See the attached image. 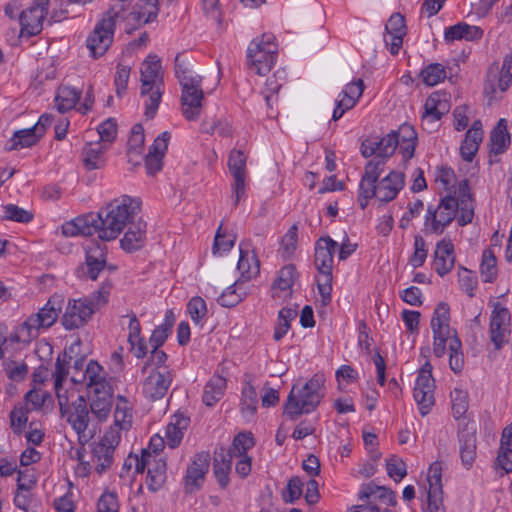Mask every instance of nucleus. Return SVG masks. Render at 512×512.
Here are the masks:
<instances>
[{
	"label": "nucleus",
	"mask_w": 512,
	"mask_h": 512,
	"mask_svg": "<svg viewBox=\"0 0 512 512\" xmlns=\"http://www.w3.org/2000/svg\"><path fill=\"white\" fill-rule=\"evenodd\" d=\"M435 380L432 376V365L426 362L418 372L413 397L418 404L422 416L427 415L435 404Z\"/></svg>",
	"instance_id": "nucleus-16"
},
{
	"label": "nucleus",
	"mask_w": 512,
	"mask_h": 512,
	"mask_svg": "<svg viewBox=\"0 0 512 512\" xmlns=\"http://www.w3.org/2000/svg\"><path fill=\"white\" fill-rule=\"evenodd\" d=\"M98 512H119V503L116 493L105 492L97 502Z\"/></svg>",
	"instance_id": "nucleus-64"
},
{
	"label": "nucleus",
	"mask_w": 512,
	"mask_h": 512,
	"mask_svg": "<svg viewBox=\"0 0 512 512\" xmlns=\"http://www.w3.org/2000/svg\"><path fill=\"white\" fill-rule=\"evenodd\" d=\"M511 142L510 134L507 129L506 119H500L497 125L490 133V154L498 156L503 154Z\"/></svg>",
	"instance_id": "nucleus-36"
},
{
	"label": "nucleus",
	"mask_w": 512,
	"mask_h": 512,
	"mask_svg": "<svg viewBox=\"0 0 512 512\" xmlns=\"http://www.w3.org/2000/svg\"><path fill=\"white\" fill-rule=\"evenodd\" d=\"M428 250L426 242L422 236L416 235L414 237V253L412 254L409 262L414 268L421 267L427 258Z\"/></svg>",
	"instance_id": "nucleus-57"
},
{
	"label": "nucleus",
	"mask_w": 512,
	"mask_h": 512,
	"mask_svg": "<svg viewBox=\"0 0 512 512\" xmlns=\"http://www.w3.org/2000/svg\"><path fill=\"white\" fill-rule=\"evenodd\" d=\"M117 267L107 263V247L92 243L85 248V262L76 268V276L84 280L95 281L102 272H115Z\"/></svg>",
	"instance_id": "nucleus-13"
},
{
	"label": "nucleus",
	"mask_w": 512,
	"mask_h": 512,
	"mask_svg": "<svg viewBox=\"0 0 512 512\" xmlns=\"http://www.w3.org/2000/svg\"><path fill=\"white\" fill-rule=\"evenodd\" d=\"M131 407L123 396H118L114 412V425L119 430H128L132 425Z\"/></svg>",
	"instance_id": "nucleus-46"
},
{
	"label": "nucleus",
	"mask_w": 512,
	"mask_h": 512,
	"mask_svg": "<svg viewBox=\"0 0 512 512\" xmlns=\"http://www.w3.org/2000/svg\"><path fill=\"white\" fill-rule=\"evenodd\" d=\"M33 213L15 204L3 206V219L19 223H29L33 220Z\"/></svg>",
	"instance_id": "nucleus-55"
},
{
	"label": "nucleus",
	"mask_w": 512,
	"mask_h": 512,
	"mask_svg": "<svg viewBox=\"0 0 512 512\" xmlns=\"http://www.w3.org/2000/svg\"><path fill=\"white\" fill-rule=\"evenodd\" d=\"M417 144V133L413 126L402 124L398 130H393L380 140L376 139L377 159L383 160L392 156L398 148L399 153L404 160H409L414 156Z\"/></svg>",
	"instance_id": "nucleus-11"
},
{
	"label": "nucleus",
	"mask_w": 512,
	"mask_h": 512,
	"mask_svg": "<svg viewBox=\"0 0 512 512\" xmlns=\"http://www.w3.org/2000/svg\"><path fill=\"white\" fill-rule=\"evenodd\" d=\"M146 234V224L138 222L129 227L121 239V248L129 253L139 250L143 244Z\"/></svg>",
	"instance_id": "nucleus-39"
},
{
	"label": "nucleus",
	"mask_w": 512,
	"mask_h": 512,
	"mask_svg": "<svg viewBox=\"0 0 512 512\" xmlns=\"http://www.w3.org/2000/svg\"><path fill=\"white\" fill-rule=\"evenodd\" d=\"M511 314L506 307L497 303L490 315V339L495 349L502 348L511 333Z\"/></svg>",
	"instance_id": "nucleus-19"
},
{
	"label": "nucleus",
	"mask_w": 512,
	"mask_h": 512,
	"mask_svg": "<svg viewBox=\"0 0 512 512\" xmlns=\"http://www.w3.org/2000/svg\"><path fill=\"white\" fill-rule=\"evenodd\" d=\"M457 215L456 197H443L436 208L429 206L425 217V226L434 234H441Z\"/></svg>",
	"instance_id": "nucleus-15"
},
{
	"label": "nucleus",
	"mask_w": 512,
	"mask_h": 512,
	"mask_svg": "<svg viewBox=\"0 0 512 512\" xmlns=\"http://www.w3.org/2000/svg\"><path fill=\"white\" fill-rule=\"evenodd\" d=\"M121 436L119 430L111 427L102 440L92 448L93 463L98 474L109 469L113 463V455L119 445Z\"/></svg>",
	"instance_id": "nucleus-18"
},
{
	"label": "nucleus",
	"mask_w": 512,
	"mask_h": 512,
	"mask_svg": "<svg viewBox=\"0 0 512 512\" xmlns=\"http://www.w3.org/2000/svg\"><path fill=\"white\" fill-rule=\"evenodd\" d=\"M423 82L428 86H435L446 78V71L442 64L432 63L421 71Z\"/></svg>",
	"instance_id": "nucleus-54"
},
{
	"label": "nucleus",
	"mask_w": 512,
	"mask_h": 512,
	"mask_svg": "<svg viewBox=\"0 0 512 512\" xmlns=\"http://www.w3.org/2000/svg\"><path fill=\"white\" fill-rule=\"evenodd\" d=\"M258 396L255 387L247 382L242 389L240 410L245 418H252L257 412Z\"/></svg>",
	"instance_id": "nucleus-45"
},
{
	"label": "nucleus",
	"mask_w": 512,
	"mask_h": 512,
	"mask_svg": "<svg viewBox=\"0 0 512 512\" xmlns=\"http://www.w3.org/2000/svg\"><path fill=\"white\" fill-rule=\"evenodd\" d=\"M275 37L264 33L251 41L247 48V60L251 70L258 75L270 72L276 61Z\"/></svg>",
	"instance_id": "nucleus-12"
},
{
	"label": "nucleus",
	"mask_w": 512,
	"mask_h": 512,
	"mask_svg": "<svg viewBox=\"0 0 512 512\" xmlns=\"http://www.w3.org/2000/svg\"><path fill=\"white\" fill-rule=\"evenodd\" d=\"M434 269L436 273L443 277L454 267L455 254L454 246L450 239H442L436 244L434 251Z\"/></svg>",
	"instance_id": "nucleus-31"
},
{
	"label": "nucleus",
	"mask_w": 512,
	"mask_h": 512,
	"mask_svg": "<svg viewBox=\"0 0 512 512\" xmlns=\"http://www.w3.org/2000/svg\"><path fill=\"white\" fill-rule=\"evenodd\" d=\"M113 283L106 279L95 291L89 301L93 304L94 311L108 303Z\"/></svg>",
	"instance_id": "nucleus-58"
},
{
	"label": "nucleus",
	"mask_w": 512,
	"mask_h": 512,
	"mask_svg": "<svg viewBox=\"0 0 512 512\" xmlns=\"http://www.w3.org/2000/svg\"><path fill=\"white\" fill-rule=\"evenodd\" d=\"M64 298L61 295H52L47 303L36 313L31 314L16 331V338L21 342H30L36 339L41 330L52 327L62 310Z\"/></svg>",
	"instance_id": "nucleus-9"
},
{
	"label": "nucleus",
	"mask_w": 512,
	"mask_h": 512,
	"mask_svg": "<svg viewBox=\"0 0 512 512\" xmlns=\"http://www.w3.org/2000/svg\"><path fill=\"white\" fill-rule=\"evenodd\" d=\"M433 332V353L441 358L445 354L447 341H449V366L455 373H460L464 367L462 343L457 333L450 327V308L445 302H440L434 309L431 318Z\"/></svg>",
	"instance_id": "nucleus-2"
},
{
	"label": "nucleus",
	"mask_w": 512,
	"mask_h": 512,
	"mask_svg": "<svg viewBox=\"0 0 512 512\" xmlns=\"http://www.w3.org/2000/svg\"><path fill=\"white\" fill-rule=\"evenodd\" d=\"M48 5L49 0H35L31 7L21 12L19 21L22 34L33 36L41 32Z\"/></svg>",
	"instance_id": "nucleus-21"
},
{
	"label": "nucleus",
	"mask_w": 512,
	"mask_h": 512,
	"mask_svg": "<svg viewBox=\"0 0 512 512\" xmlns=\"http://www.w3.org/2000/svg\"><path fill=\"white\" fill-rule=\"evenodd\" d=\"M386 470L388 476L396 482L402 480L407 474L406 464L397 457H391L386 460Z\"/></svg>",
	"instance_id": "nucleus-61"
},
{
	"label": "nucleus",
	"mask_w": 512,
	"mask_h": 512,
	"mask_svg": "<svg viewBox=\"0 0 512 512\" xmlns=\"http://www.w3.org/2000/svg\"><path fill=\"white\" fill-rule=\"evenodd\" d=\"M453 196L456 197L457 201V220L459 225L464 226L471 223L474 216V203L466 179L459 183Z\"/></svg>",
	"instance_id": "nucleus-30"
},
{
	"label": "nucleus",
	"mask_w": 512,
	"mask_h": 512,
	"mask_svg": "<svg viewBox=\"0 0 512 512\" xmlns=\"http://www.w3.org/2000/svg\"><path fill=\"white\" fill-rule=\"evenodd\" d=\"M358 495L360 500L367 499L368 502L372 501L374 504L377 500L390 506L396 505L397 502L395 492L385 486L376 485L374 482L362 485Z\"/></svg>",
	"instance_id": "nucleus-34"
},
{
	"label": "nucleus",
	"mask_w": 512,
	"mask_h": 512,
	"mask_svg": "<svg viewBox=\"0 0 512 512\" xmlns=\"http://www.w3.org/2000/svg\"><path fill=\"white\" fill-rule=\"evenodd\" d=\"M364 83L362 79L352 80L348 83L338 96L336 106L333 111L332 119L339 120L346 111L352 109L364 91Z\"/></svg>",
	"instance_id": "nucleus-26"
},
{
	"label": "nucleus",
	"mask_w": 512,
	"mask_h": 512,
	"mask_svg": "<svg viewBox=\"0 0 512 512\" xmlns=\"http://www.w3.org/2000/svg\"><path fill=\"white\" fill-rule=\"evenodd\" d=\"M158 0H138L133 10L123 19L132 22L134 26H140L154 20L158 15Z\"/></svg>",
	"instance_id": "nucleus-32"
},
{
	"label": "nucleus",
	"mask_w": 512,
	"mask_h": 512,
	"mask_svg": "<svg viewBox=\"0 0 512 512\" xmlns=\"http://www.w3.org/2000/svg\"><path fill=\"white\" fill-rule=\"evenodd\" d=\"M173 379L172 371L168 367L152 369L143 382V393L151 400L163 398Z\"/></svg>",
	"instance_id": "nucleus-22"
},
{
	"label": "nucleus",
	"mask_w": 512,
	"mask_h": 512,
	"mask_svg": "<svg viewBox=\"0 0 512 512\" xmlns=\"http://www.w3.org/2000/svg\"><path fill=\"white\" fill-rule=\"evenodd\" d=\"M297 312L292 308H282L278 313L277 325L274 331V339L281 340L290 328V322L296 317Z\"/></svg>",
	"instance_id": "nucleus-52"
},
{
	"label": "nucleus",
	"mask_w": 512,
	"mask_h": 512,
	"mask_svg": "<svg viewBox=\"0 0 512 512\" xmlns=\"http://www.w3.org/2000/svg\"><path fill=\"white\" fill-rule=\"evenodd\" d=\"M325 376L314 374L302 387L293 385L284 405L285 414L296 420L302 414L314 411L325 394Z\"/></svg>",
	"instance_id": "nucleus-5"
},
{
	"label": "nucleus",
	"mask_w": 512,
	"mask_h": 512,
	"mask_svg": "<svg viewBox=\"0 0 512 512\" xmlns=\"http://www.w3.org/2000/svg\"><path fill=\"white\" fill-rule=\"evenodd\" d=\"M140 209V200L127 195L108 203L98 212L100 217L99 239L103 241L116 239L126 225L132 222Z\"/></svg>",
	"instance_id": "nucleus-4"
},
{
	"label": "nucleus",
	"mask_w": 512,
	"mask_h": 512,
	"mask_svg": "<svg viewBox=\"0 0 512 512\" xmlns=\"http://www.w3.org/2000/svg\"><path fill=\"white\" fill-rule=\"evenodd\" d=\"M482 140L483 137L477 136L475 132H466L465 139L460 147V154L465 161L471 162L473 160Z\"/></svg>",
	"instance_id": "nucleus-51"
},
{
	"label": "nucleus",
	"mask_w": 512,
	"mask_h": 512,
	"mask_svg": "<svg viewBox=\"0 0 512 512\" xmlns=\"http://www.w3.org/2000/svg\"><path fill=\"white\" fill-rule=\"evenodd\" d=\"M226 385L227 382L223 376L214 374L204 387L203 403L209 407L214 406L223 397Z\"/></svg>",
	"instance_id": "nucleus-40"
},
{
	"label": "nucleus",
	"mask_w": 512,
	"mask_h": 512,
	"mask_svg": "<svg viewBox=\"0 0 512 512\" xmlns=\"http://www.w3.org/2000/svg\"><path fill=\"white\" fill-rule=\"evenodd\" d=\"M40 136L34 127L21 129L14 132L6 144V150L13 151L35 145Z\"/></svg>",
	"instance_id": "nucleus-42"
},
{
	"label": "nucleus",
	"mask_w": 512,
	"mask_h": 512,
	"mask_svg": "<svg viewBox=\"0 0 512 512\" xmlns=\"http://www.w3.org/2000/svg\"><path fill=\"white\" fill-rule=\"evenodd\" d=\"M483 36V30L478 26H471L461 22L450 26L445 30L444 38L446 42H454L456 40H478Z\"/></svg>",
	"instance_id": "nucleus-37"
},
{
	"label": "nucleus",
	"mask_w": 512,
	"mask_h": 512,
	"mask_svg": "<svg viewBox=\"0 0 512 512\" xmlns=\"http://www.w3.org/2000/svg\"><path fill=\"white\" fill-rule=\"evenodd\" d=\"M175 74L182 87V112L189 121L196 120L200 116L203 90L201 88V77L194 74L178 54L175 58Z\"/></svg>",
	"instance_id": "nucleus-6"
},
{
	"label": "nucleus",
	"mask_w": 512,
	"mask_h": 512,
	"mask_svg": "<svg viewBox=\"0 0 512 512\" xmlns=\"http://www.w3.org/2000/svg\"><path fill=\"white\" fill-rule=\"evenodd\" d=\"M298 241V227L292 225L281 240V251L284 258H289L295 252Z\"/></svg>",
	"instance_id": "nucleus-56"
},
{
	"label": "nucleus",
	"mask_w": 512,
	"mask_h": 512,
	"mask_svg": "<svg viewBox=\"0 0 512 512\" xmlns=\"http://www.w3.org/2000/svg\"><path fill=\"white\" fill-rule=\"evenodd\" d=\"M95 313L89 298L70 299L61 317L65 330L71 331L85 326Z\"/></svg>",
	"instance_id": "nucleus-17"
},
{
	"label": "nucleus",
	"mask_w": 512,
	"mask_h": 512,
	"mask_svg": "<svg viewBox=\"0 0 512 512\" xmlns=\"http://www.w3.org/2000/svg\"><path fill=\"white\" fill-rule=\"evenodd\" d=\"M232 459L233 458L225 453L224 448H221L220 451H216L214 454L213 472L222 489L229 485Z\"/></svg>",
	"instance_id": "nucleus-38"
},
{
	"label": "nucleus",
	"mask_w": 512,
	"mask_h": 512,
	"mask_svg": "<svg viewBox=\"0 0 512 512\" xmlns=\"http://www.w3.org/2000/svg\"><path fill=\"white\" fill-rule=\"evenodd\" d=\"M141 96L149 95L145 115L153 118L158 110L163 94V71L157 55H149L141 64Z\"/></svg>",
	"instance_id": "nucleus-10"
},
{
	"label": "nucleus",
	"mask_w": 512,
	"mask_h": 512,
	"mask_svg": "<svg viewBox=\"0 0 512 512\" xmlns=\"http://www.w3.org/2000/svg\"><path fill=\"white\" fill-rule=\"evenodd\" d=\"M64 298L61 295H52L47 303L36 313L31 314L16 331V338L21 342H30L36 339L41 330L52 327L62 310Z\"/></svg>",
	"instance_id": "nucleus-8"
},
{
	"label": "nucleus",
	"mask_w": 512,
	"mask_h": 512,
	"mask_svg": "<svg viewBox=\"0 0 512 512\" xmlns=\"http://www.w3.org/2000/svg\"><path fill=\"white\" fill-rule=\"evenodd\" d=\"M82 90L68 85H61L58 88L55 102L59 112L65 113L73 109L79 102Z\"/></svg>",
	"instance_id": "nucleus-41"
},
{
	"label": "nucleus",
	"mask_w": 512,
	"mask_h": 512,
	"mask_svg": "<svg viewBox=\"0 0 512 512\" xmlns=\"http://www.w3.org/2000/svg\"><path fill=\"white\" fill-rule=\"evenodd\" d=\"M228 168L232 175L246 174V156L242 150H232L230 152Z\"/></svg>",
	"instance_id": "nucleus-60"
},
{
	"label": "nucleus",
	"mask_w": 512,
	"mask_h": 512,
	"mask_svg": "<svg viewBox=\"0 0 512 512\" xmlns=\"http://www.w3.org/2000/svg\"><path fill=\"white\" fill-rule=\"evenodd\" d=\"M337 246V242L329 236L317 240L314 263L318 271L333 269V255Z\"/></svg>",
	"instance_id": "nucleus-33"
},
{
	"label": "nucleus",
	"mask_w": 512,
	"mask_h": 512,
	"mask_svg": "<svg viewBox=\"0 0 512 512\" xmlns=\"http://www.w3.org/2000/svg\"><path fill=\"white\" fill-rule=\"evenodd\" d=\"M447 110L445 95L439 92L432 93L425 101L422 123L439 121Z\"/></svg>",
	"instance_id": "nucleus-35"
},
{
	"label": "nucleus",
	"mask_w": 512,
	"mask_h": 512,
	"mask_svg": "<svg viewBox=\"0 0 512 512\" xmlns=\"http://www.w3.org/2000/svg\"><path fill=\"white\" fill-rule=\"evenodd\" d=\"M105 374L102 366L91 360L87 364L82 378H78L76 375L71 377L74 384H86L90 411L99 422L108 418L112 407L113 389Z\"/></svg>",
	"instance_id": "nucleus-3"
},
{
	"label": "nucleus",
	"mask_w": 512,
	"mask_h": 512,
	"mask_svg": "<svg viewBox=\"0 0 512 512\" xmlns=\"http://www.w3.org/2000/svg\"><path fill=\"white\" fill-rule=\"evenodd\" d=\"M450 397L452 402L453 416L456 419L463 417L469 407V397L467 391L460 388H454L450 393Z\"/></svg>",
	"instance_id": "nucleus-50"
},
{
	"label": "nucleus",
	"mask_w": 512,
	"mask_h": 512,
	"mask_svg": "<svg viewBox=\"0 0 512 512\" xmlns=\"http://www.w3.org/2000/svg\"><path fill=\"white\" fill-rule=\"evenodd\" d=\"M48 398V392L33 388L25 394L26 408L31 411L40 410Z\"/></svg>",
	"instance_id": "nucleus-59"
},
{
	"label": "nucleus",
	"mask_w": 512,
	"mask_h": 512,
	"mask_svg": "<svg viewBox=\"0 0 512 512\" xmlns=\"http://www.w3.org/2000/svg\"><path fill=\"white\" fill-rule=\"evenodd\" d=\"M296 269L293 265L284 266L278 273V277L273 283L274 296L280 297L276 291L287 292L291 290L295 280Z\"/></svg>",
	"instance_id": "nucleus-49"
},
{
	"label": "nucleus",
	"mask_w": 512,
	"mask_h": 512,
	"mask_svg": "<svg viewBox=\"0 0 512 512\" xmlns=\"http://www.w3.org/2000/svg\"><path fill=\"white\" fill-rule=\"evenodd\" d=\"M187 310L191 319L198 324L206 316V302L201 297H193L187 305Z\"/></svg>",
	"instance_id": "nucleus-63"
},
{
	"label": "nucleus",
	"mask_w": 512,
	"mask_h": 512,
	"mask_svg": "<svg viewBox=\"0 0 512 512\" xmlns=\"http://www.w3.org/2000/svg\"><path fill=\"white\" fill-rule=\"evenodd\" d=\"M175 421L170 422L165 430L166 444L174 449L179 446L183 439L184 430L188 426V418L183 416H175Z\"/></svg>",
	"instance_id": "nucleus-44"
},
{
	"label": "nucleus",
	"mask_w": 512,
	"mask_h": 512,
	"mask_svg": "<svg viewBox=\"0 0 512 512\" xmlns=\"http://www.w3.org/2000/svg\"><path fill=\"white\" fill-rule=\"evenodd\" d=\"M498 274L496 257L491 249H485L480 264V275L484 282H493Z\"/></svg>",
	"instance_id": "nucleus-48"
},
{
	"label": "nucleus",
	"mask_w": 512,
	"mask_h": 512,
	"mask_svg": "<svg viewBox=\"0 0 512 512\" xmlns=\"http://www.w3.org/2000/svg\"><path fill=\"white\" fill-rule=\"evenodd\" d=\"M240 284H236V282L229 286L222 294L218 297V303L227 308H231L236 306L242 299L243 293L237 292L236 286Z\"/></svg>",
	"instance_id": "nucleus-62"
},
{
	"label": "nucleus",
	"mask_w": 512,
	"mask_h": 512,
	"mask_svg": "<svg viewBox=\"0 0 512 512\" xmlns=\"http://www.w3.org/2000/svg\"><path fill=\"white\" fill-rule=\"evenodd\" d=\"M255 445L251 432H241L234 437L231 447L225 451L231 458L247 456L246 453Z\"/></svg>",
	"instance_id": "nucleus-47"
},
{
	"label": "nucleus",
	"mask_w": 512,
	"mask_h": 512,
	"mask_svg": "<svg viewBox=\"0 0 512 512\" xmlns=\"http://www.w3.org/2000/svg\"><path fill=\"white\" fill-rule=\"evenodd\" d=\"M476 423L467 421L458 431L460 458L466 469L472 467L476 457Z\"/></svg>",
	"instance_id": "nucleus-23"
},
{
	"label": "nucleus",
	"mask_w": 512,
	"mask_h": 512,
	"mask_svg": "<svg viewBox=\"0 0 512 512\" xmlns=\"http://www.w3.org/2000/svg\"><path fill=\"white\" fill-rule=\"evenodd\" d=\"M210 455L208 452H200L194 456L192 463L188 466L185 476V490L192 493L198 490L209 470Z\"/></svg>",
	"instance_id": "nucleus-24"
},
{
	"label": "nucleus",
	"mask_w": 512,
	"mask_h": 512,
	"mask_svg": "<svg viewBox=\"0 0 512 512\" xmlns=\"http://www.w3.org/2000/svg\"><path fill=\"white\" fill-rule=\"evenodd\" d=\"M145 142L144 128L141 124H135L131 129L128 139L127 153L129 156L140 155L143 151Z\"/></svg>",
	"instance_id": "nucleus-53"
},
{
	"label": "nucleus",
	"mask_w": 512,
	"mask_h": 512,
	"mask_svg": "<svg viewBox=\"0 0 512 512\" xmlns=\"http://www.w3.org/2000/svg\"><path fill=\"white\" fill-rule=\"evenodd\" d=\"M62 232L65 236H92L97 234L99 237L100 232V217L99 214L90 213L87 215L79 216L74 220L65 223L62 226Z\"/></svg>",
	"instance_id": "nucleus-28"
},
{
	"label": "nucleus",
	"mask_w": 512,
	"mask_h": 512,
	"mask_svg": "<svg viewBox=\"0 0 512 512\" xmlns=\"http://www.w3.org/2000/svg\"><path fill=\"white\" fill-rule=\"evenodd\" d=\"M384 170L383 160H371L364 169L358 190V202L362 209L368 205V201L376 198L382 203H388L396 198L404 187V174L391 171L388 175L378 180Z\"/></svg>",
	"instance_id": "nucleus-1"
},
{
	"label": "nucleus",
	"mask_w": 512,
	"mask_h": 512,
	"mask_svg": "<svg viewBox=\"0 0 512 512\" xmlns=\"http://www.w3.org/2000/svg\"><path fill=\"white\" fill-rule=\"evenodd\" d=\"M442 464L439 461L433 462L427 474L429 485L427 494V506L425 512H446L443 505V488H442Z\"/></svg>",
	"instance_id": "nucleus-20"
},
{
	"label": "nucleus",
	"mask_w": 512,
	"mask_h": 512,
	"mask_svg": "<svg viewBox=\"0 0 512 512\" xmlns=\"http://www.w3.org/2000/svg\"><path fill=\"white\" fill-rule=\"evenodd\" d=\"M144 470L147 469L146 483L148 489L151 491H158L166 482L167 479V466L166 461L153 455L150 451L144 450Z\"/></svg>",
	"instance_id": "nucleus-25"
},
{
	"label": "nucleus",
	"mask_w": 512,
	"mask_h": 512,
	"mask_svg": "<svg viewBox=\"0 0 512 512\" xmlns=\"http://www.w3.org/2000/svg\"><path fill=\"white\" fill-rule=\"evenodd\" d=\"M118 15L107 11L100 22H98L93 32L87 38V47L94 58L104 55L112 43L116 19Z\"/></svg>",
	"instance_id": "nucleus-14"
},
{
	"label": "nucleus",
	"mask_w": 512,
	"mask_h": 512,
	"mask_svg": "<svg viewBox=\"0 0 512 512\" xmlns=\"http://www.w3.org/2000/svg\"><path fill=\"white\" fill-rule=\"evenodd\" d=\"M58 404L61 415L78 435L79 443L85 445L93 436V430L89 429L93 418L90 416L84 396L72 390L71 394L59 395Z\"/></svg>",
	"instance_id": "nucleus-7"
},
{
	"label": "nucleus",
	"mask_w": 512,
	"mask_h": 512,
	"mask_svg": "<svg viewBox=\"0 0 512 512\" xmlns=\"http://www.w3.org/2000/svg\"><path fill=\"white\" fill-rule=\"evenodd\" d=\"M106 147L101 142L88 143L82 150V162L88 170L99 169L103 165L102 155Z\"/></svg>",
	"instance_id": "nucleus-43"
},
{
	"label": "nucleus",
	"mask_w": 512,
	"mask_h": 512,
	"mask_svg": "<svg viewBox=\"0 0 512 512\" xmlns=\"http://www.w3.org/2000/svg\"><path fill=\"white\" fill-rule=\"evenodd\" d=\"M240 257L237 264V269L241 277L236 281V284H241L254 277L260 272V261L254 251L249 249V244L241 242L239 245Z\"/></svg>",
	"instance_id": "nucleus-29"
},
{
	"label": "nucleus",
	"mask_w": 512,
	"mask_h": 512,
	"mask_svg": "<svg viewBox=\"0 0 512 512\" xmlns=\"http://www.w3.org/2000/svg\"><path fill=\"white\" fill-rule=\"evenodd\" d=\"M81 340L77 338L74 343H72L68 349L65 350L62 356H58L55 362V370L53 372V377L55 378L54 389L59 399V395H68L71 394V391L65 389L63 387V381L67 378L69 374V364L72 360V354H77L78 349L80 348Z\"/></svg>",
	"instance_id": "nucleus-27"
}]
</instances>
